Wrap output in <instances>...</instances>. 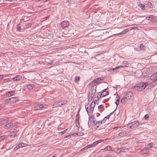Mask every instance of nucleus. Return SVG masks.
Listing matches in <instances>:
<instances>
[{
	"label": "nucleus",
	"mask_w": 157,
	"mask_h": 157,
	"mask_svg": "<svg viewBox=\"0 0 157 157\" xmlns=\"http://www.w3.org/2000/svg\"><path fill=\"white\" fill-rule=\"evenodd\" d=\"M76 30L74 28H72L69 29L67 31H65L63 32V33L65 35V36L66 37H69L74 36L76 34Z\"/></svg>",
	"instance_id": "1"
},
{
	"label": "nucleus",
	"mask_w": 157,
	"mask_h": 157,
	"mask_svg": "<svg viewBox=\"0 0 157 157\" xmlns=\"http://www.w3.org/2000/svg\"><path fill=\"white\" fill-rule=\"evenodd\" d=\"M96 87L95 88L94 87H91L89 90V96H90V100H92L93 99V97L94 96V94L96 92Z\"/></svg>",
	"instance_id": "2"
},
{
	"label": "nucleus",
	"mask_w": 157,
	"mask_h": 157,
	"mask_svg": "<svg viewBox=\"0 0 157 157\" xmlns=\"http://www.w3.org/2000/svg\"><path fill=\"white\" fill-rule=\"evenodd\" d=\"M139 124V122L137 121H135L132 122L128 125V127L131 129H133L136 127Z\"/></svg>",
	"instance_id": "3"
},
{
	"label": "nucleus",
	"mask_w": 157,
	"mask_h": 157,
	"mask_svg": "<svg viewBox=\"0 0 157 157\" xmlns=\"http://www.w3.org/2000/svg\"><path fill=\"white\" fill-rule=\"evenodd\" d=\"M15 126V124L13 123H9L4 126V127L5 129L10 128Z\"/></svg>",
	"instance_id": "4"
},
{
	"label": "nucleus",
	"mask_w": 157,
	"mask_h": 157,
	"mask_svg": "<svg viewBox=\"0 0 157 157\" xmlns=\"http://www.w3.org/2000/svg\"><path fill=\"white\" fill-rule=\"evenodd\" d=\"M147 83H144V82H141L138 83V86H139V88H140L141 90L144 89L147 85H146Z\"/></svg>",
	"instance_id": "5"
},
{
	"label": "nucleus",
	"mask_w": 157,
	"mask_h": 157,
	"mask_svg": "<svg viewBox=\"0 0 157 157\" xmlns=\"http://www.w3.org/2000/svg\"><path fill=\"white\" fill-rule=\"evenodd\" d=\"M69 25L68 22L67 21H62L60 23V26L62 28L66 27L68 26Z\"/></svg>",
	"instance_id": "6"
},
{
	"label": "nucleus",
	"mask_w": 157,
	"mask_h": 157,
	"mask_svg": "<svg viewBox=\"0 0 157 157\" xmlns=\"http://www.w3.org/2000/svg\"><path fill=\"white\" fill-rule=\"evenodd\" d=\"M103 80V78H98L93 80L91 82L93 83L98 84L100 83Z\"/></svg>",
	"instance_id": "7"
},
{
	"label": "nucleus",
	"mask_w": 157,
	"mask_h": 157,
	"mask_svg": "<svg viewBox=\"0 0 157 157\" xmlns=\"http://www.w3.org/2000/svg\"><path fill=\"white\" fill-rule=\"evenodd\" d=\"M132 95V92L131 91H129L127 92L126 93L125 96L127 97L128 99H129L131 98Z\"/></svg>",
	"instance_id": "8"
},
{
	"label": "nucleus",
	"mask_w": 157,
	"mask_h": 157,
	"mask_svg": "<svg viewBox=\"0 0 157 157\" xmlns=\"http://www.w3.org/2000/svg\"><path fill=\"white\" fill-rule=\"evenodd\" d=\"M67 101L66 100L58 102L57 103V106H60L63 105L67 103Z\"/></svg>",
	"instance_id": "9"
},
{
	"label": "nucleus",
	"mask_w": 157,
	"mask_h": 157,
	"mask_svg": "<svg viewBox=\"0 0 157 157\" xmlns=\"http://www.w3.org/2000/svg\"><path fill=\"white\" fill-rule=\"evenodd\" d=\"M150 79L152 80H157V72L152 75L150 77Z\"/></svg>",
	"instance_id": "10"
},
{
	"label": "nucleus",
	"mask_w": 157,
	"mask_h": 157,
	"mask_svg": "<svg viewBox=\"0 0 157 157\" xmlns=\"http://www.w3.org/2000/svg\"><path fill=\"white\" fill-rule=\"evenodd\" d=\"M120 96L118 95H117L116 96V101L115 102V103L117 105L115 109V110L117 109V105H118L119 102V101H120Z\"/></svg>",
	"instance_id": "11"
},
{
	"label": "nucleus",
	"mask_w": 157,
	"mask_h": 157,
	"mask_svg": "<svg viewBox=\"0 0 157 157\" xmlns=\"http://www.w3.org/2000/svg\"><path fill=\"white\" fill-rule=\"evenodd\" d=\"M22 77L20 75H17L15 77L13 78L12 79L14 81H17L21 80Z\"/></svg>",
	"instance_id": "12"
},
{
	"label": "nucleus",
	"mask_w": 157,
	"mask_h": 157,
	"mask_svg": "<svg viewBox=\"0 0 157 157\" xmlns=\"http://www.w3.org/2000/svg\"><path fill=\"white\" fill-rule=\"evenodd\" d=\"M128 100L127 97L125 96L121 98V102L122 103H125Z\"/></svg>",
	"instance_id": "13"
},
{
	"label": "nucleus",
	"mask_w": 157,
	"mask_h": 157,
	"mask_svg": "<svg viewBox=\"0 0 157 157\" xmlns=\"http://www.w3.org/2000/svg\"><path fill=\"white\" fill-rule=\"evenodd\" d=\"M10 103L14 102L18 100V99L16 97H12L10 98Z\"/></svg>",
	"instance_id": "14"
},
{
	"label": "nucleus",
	"mask_w": 157,
	"mask_h": 157,
	"mask_svg": "<svg viewBox=\"0 0 157 157\" xmlns=\"http://www.w3.org/2000/svg\"><path fill=\"white\" fill-rule=\"evenodd\" d=\"M104 119L102 121H98L95 124L96 127H98L100 124H101L102 122L104 121Z\"/></svg>",
	"instance_id": "15"
},
{
	"label": "nucleus",
	"mask_w": 157,
	"mask_h": 157,
	"mask_svg": "<svg viewBox=\"0 0 157 157\" xmlns=\"http://www.w3.org/2000/svg\"><path fill=\"white\" fill-rule=\"evenodd\" d=\"M139 86H138V84L136 85L133 88V89L134 90L136 91H141V90L140 88H139Z\"/></svg>",
	"instance_id": "16"
},
{
	"label": "nucleus",
	"mask_w": 157,
	"mask_h": 157,
	"mask_svg": "<svg viewBox=\"0 0 157 157\" xmlns=\"http://www.w3.org/2000/svg\"><path fill=\"white\" fill-rule=\"evenodd\" d=\"M8 136L10 137H13L16 136V132H11L9 133Z\"/></svg>",
	"instance_id": "17"
},
{
	"label": "nucleus",
	"mask_w": 157,
	"mask_h": 157,
	"mask_svg": "<svg viewBox=\"0 0 157 157\" xmlns=\"http://www.w3.org/2000/svg\"><path fill=\"white\" fill-rule=\"evenodd\" d=\"M27 87L28 89L31 90L34 87V85L28 84L27 85Z\"/></svg>",
	"instance_id": "18"
},
{
	"label": "nucleus",
	"mask_w": 157,
	"mask_h": 157,
	"mask_svg": "<svg viewBox=\"0 0 157 157\" xmlns=\"http://www.w3.org/2000/svg\"><path fill=\"white\" fill-rule=\"evenodd\" d=\"M9 120V119L8 118H3L2 119L1 122L2 123V124L6 123Z\"/></svg>",
	"instance_id": "19"
},
{
	"label": "nucleus",
	"mask_w": 157,
	"mask_h": 157,
	"mask_svg": "<svg viewBox=\"0 0 157 157\" xmlns=\"http://www.w3.org/2000/svg\"><path fill=\"white\" fill-rule=\"evenodd\" d=\"M148 150L147 148H144L141 150V152L143 154H145L148 152Z\"/></svg>",
	"instance_id": "20"
},
{
	"label": "nucleus",
	"mask_w": 157,
	"mask_h": 157,
	"mask_svg": "<svg viewBox=\"0 0 157 157\" xmlns=\"http://www.w3.org/2000/svg\"><path fill=\"white\" fill-rule=\"evenodd\" d=\"M126 134V132H125L124 131L121 132L118 134L119 136L123 137L125 136Z\"/></svg>",
	"instance_id": "21"
},
{
	"label": "nucleus",
	"mask_w": 157,
	"mask_h": 157,
	"mask_svg": "<svg viewBox=\"0 0 157 157\" xmlns=\"http://www.w3.org/2000/svg\"><path fill=\"white\" fill-rule=\"evenodd\" d=\"M109 94V92L108 91L105 92V93H104V92H102L101 94V95L103 97H105L107 95Z\"/></svg>",
	"instance_id": "22"
},
{
	"label": "nucleus",
	"mask_w": 157,
	"mask_h": 157,
	"mask_svg": "<svg viewBox=\"0 0 157 157\" xmlns=\"http://www.w3.org/2000/svg\"><path fill=\"white\" fill-rule=\"evenodd\" d=\"M27 144L23 143H20L18 144V146L20 148L22 147L26 146Z\"/></svg>",
	"instance_id": "23"
},
{
	"label": "nucleus",
	"mask_w": 157,
	"mask_h": 157,
	"mask_svg": "<svg viewBox=\"0 0 157 157\" xmlns=\"http://www.w3.org/2000/svg\"><path fill=\"white\" fill-rule=\"evenodd\" d=\"M79 119L78 118H75V123L77 127H79Z\"/></svg>",
	"instance_id": "24"
},
{
	"label": "nucleus",
	"mask_w": 157,
	"mask_h": 157,
	"mask_svg": "<svg viewBox=\"0 0 157 157\" xmlns=\"http://www.w3.org/2000/svg\"><path fill=\"white\" fill-rule=\"evenodd\" d=\"M14 94L13 92L12 91H8L6 92V94L8 96H11L13 95Z\"/></svg>",
	"instance_id": "25"
},
{
	"label": "nucleus",
	"mask_w": 157,
	"mask_h": 157,
	"mask_svg": "<svg viewBox=\"0 0 157 157\" xmlns=\"http://www.w3.org/2000/svg\"><path fill=\"white\" fill-rule=\"evenodd\" d=\"M139 6L142 10H144L145 9V5L144 4H140L139 5Z\"/></svg>",
	"instance_id": "26"
},
{
	"label": "nucleus",
	"mask_w": 157,
	"mask_h": 157,
	"mask_svg": "<svg viewBox=\"0 0 157 157\" xmlns=\"http://www.w3.org/2000/svg\"><path fill=\"white\" fill-rule=\"evenodd\" d=\"M123 63L124 64V66L126 67H128L129 65V63H128L127 61H124L123 62ZM124 67V66H123Z\"/></svg>",
	"instance_id": "27"
},
{
	"label": "nucleus",
	"mask_w": 157,
	"mask_h": 157,
	"mask_svg": "<svg viewBox=\"0 0 157 157\" xmlns=\"http://www.w3.org/2000/svg\"><path fill=\"white\" fill-rule=\"evenodd\" d=\"M17 29L18 31L19 32L21 31V26L20 24H19L17 25Z\"/></svg>",
	"instance_id": "28"
},
{
	"label": "nucleus",
	"mask_w": 157,
	"mask_h": 157,
	"mask_svg": "<svg viewBox=\"0 0 157 157\" xmlns=\"http://www.w3.org/2000/svg\"><path fill=\"white\" fill-rule=\"evenodd\" d=\"M95 104L96 103L95 101H93L90 104V106H91V107H93L94 108V107L95 105Z\"/></svg>",
	"instance_id": "29"
},
{
	"label": "nucleus",
	"mask_w": 157,
	"mask_h": 157,
	"mask_svg": "<svg viewBox=\"0 0 157 157\" xmlns=\"http://www.w3.org/2000/svg\"><path fill=\"white\" fill-rule=\"evenodd\" d=\"M123 67V66H119L115 68H111L109 70V71H113L115 70H116V69L118 68H120V67Z\"/></svg>",
	"instance_id": "30"
},
{
	"label": "nucleus",
	"mask_w": 157,
	"mask_h": 157,
	"mask_svg": "<svg viewBox=\"0 0 157 157\" xmlns=\"http://www.w3.org/2000/svg\"><path fill=\"white\" fill-rule=\"evenodd\" d=\"M115 110V109L111 113H110L108 115H107V116H105L104 118L105 119V118H107V119H109L110 117V116L113 114V113L114 112V111Z\"/></svg>",
	"instance_id": "31"
},
{
	"label": "nucleus",
	"mask_w": 157,
	"mask_h": 157,
	"mask_svg": "<svg viewBox=\"0 0 157 157\" xmlns=\"http://www.w3.org/2000/svg\"><path fill=\"white\" fill-rule=\"evenodd\" d=\"M111 146H107L105 149V151H109L111 150Z\"/></svg>",
	"instance_id": "32"
},
{
	"label": "nucleus",
	"mask_w": 157,
	"mask_h": 157,
	"mask_svg": "<svg viewBox=\"0 0 157 157\" xmlns=\"http://www.w3.org/2000/svg\"><path fill=\"white\" fill-rule=\"evenodd\" d=\"M67 128L66 129H64V130H63V131H62L61 132H59V133L61 135H63V134H64L66 132V131L67 130Z\"/></svg>",
	"instance_id": "33"
},
{
	"label": "nucleus",
	"mask_w": 157,
	"mask_h": 157,
	"mask_svg": "<svg viewBox=\"0 0 157 157\" xmlns=\"http://www.w3.org/2000/svg\"><path fill=\"white\" fill-rule=\"evenodd\" d=\"M80 80V77L79 76H77L75 77V82H78Z\"/></svg>",
	"instance_id": "34"
},
{
	"label": "nucleus",
	"mask_w": 157,
	"mask_h": 157,
	"mask_svg": "<svg viewBox=\"0 0 157 157\" xmlns=\"http://www.w3.org/2000/svg\"><path fill=\"white\" fill-rule=\"evenodd\" d=\"M152 16L150 15V16H147L146 17V19L148 20H152V19H153V18L152 17Z\"/></svg>",
	"instance_id": "35"
},
{
	"label": "nucleus",
	"mask_w": 157,
	"mask_h": 157,
	"mask_svg": "<svg viewBox=\"0 0 157 157\" xmlns=\"http://www.w3.org/2000/svg\"><path fill=\"white\" fill-rule=\"evenodd\" d=\"M94 109V108L91 107V106H90L89 109V111H90V113H92L93 112Z\"/></svg>",
	"instance_id": "36"
},
{
	"label": "nucleus",
	"mask_w": 157,
	"mask_h": 157,
	"mask_svg": "<svg viewBox=\"0 0 157 157\" xmlns=\"http://www.w3.org/2000/svg\"><path fill=\"white\" fill-rule=\"evenodd\" d=\"M80 112V110H78L77 112V113L76 116V118H78V119H79V113Z\"/></svg>",
	"instance_id": "37"
},
{
	"label": "nucleus",
	"mask_w": 157,
	"mask_h": 157,
	"mask_svg": "<svg viewBox=\"0 0 157 157\" xmlns=\"http://www.w3.org/2000/svg\"><path fill=\"white\" fill-rule=\"evenodd\" d=\"M149 117V115L147 114L144 116V118L145 119V120H148Z\"/></svg>",
	"instance_id": "38"
},
{
	"label": "nucleus",
	"mask_w": 157,
	"mask_h": 157,
	"mask_svg": "<svg viewBox=\"0 0 157 157\" xmlns=\"http://www.w3.org/2000/svg\"><path fill=\"white\" fill-rule=\"evenodd\" d=\"M147 5L150 8H152L153 7V5L150 2H148L147 3Z\"/></svg>",
	"instance_id": "39"
},
{
	"label": "nucleus",
	"mask_w": 157,
	"mask_h": 157,
	"mask_svg": "<svg viewBox=\"0 0 157 157\" xmlns=\"http://www.w3.org/2000/svg\"><path fill=\"white\" fill-rule=\"evenodd\" d=\"M31 25H32L30 23H27L25 25L28 28L30 26H31Z\"/></svg>",
	"instance_id": "40"
},
{
	"label": "nucleus",
	"mask_w": 157,
	"mask_h": 157,
	"mask_svg": "<svg viewBox=\"0 0 157 157\" xmlns=\"http://www.w3.org/2000/svg\"><path fill=\"white\" fill-rule=\"evenodd\" d=\"M144 46L143 44H141L139 46L140 48V49H143V48L144 47Z\"/></svg>",
	"instance_id": "41"
},
{
	"label": "nucleus",
	"mask_w": 157,
	"mask_h": 157,
	"mask_svg": "<svg viewBox=\"0 0 157 157\" xmlns=\"http://www.w3.org/2000/svg\"><path fill=\"white\" fill-rule=\"evenodd\" d=\"M97 99L95 100L94 101H98L100 98H101V95H98L97 96Z\"/></svg>",
	"instance_id": "42"
},
{
	"label": "nucleus",
	"mask_w": 157,
	"mask_h": 157,
	"mask_svg": "<svg viewBox=\"0 0 157 157\" xmlns=\"http://www.w3.org/2000/svg\"><path fill=\"white\" fill-rule=\"evenodd\" d=\"M74 135H76V136H78V133H75L74 134H72L71 135H69V136H66V138H67L68 137H69V136H70V137H71V136H73Z\"/></svg>",
	"instance_id": "43"
},
{
	"label": "nucleus",
	"mask_w": 157,
	"mask_h": 157,
	"mask_svg": "<svg viewBox=\"0 0 157 157\" xmlns=\"http://www.w3.org/2000/svg\"><path fill=\"white\" fill-rule=\"evenodd\" d=\"M19 148H20L18 146V144L13 149V151H16Z\"/></svg>",
	"instance_id": "44"
},
{
	"label": "nucleus",
	"mask_w": 157,
	"mask_h": 157,
	"mask_svg": "<svg viewBox=\"0 0 157 157\" xmlns=\"http://www.w3.org/2000/svg\"><path fill=\"white\" fill-rule=\"evenodd\" d=\"M10 98L6 99L5 100V102H10Z\"/></svg>",
	"instance_id": "45"
},
{
	"label": "nucleus",
	"mask_w": 157,
	"mask_h": 157,
	"mask_svg": "<svg viewBox=\"0 0 157 157\" xmlns=\"http://www.w3.org/2000/svg\"><path fill=\"white\" fill-rule=\"evenodd\" d=\"M103 107V105H99V106H98V109H101Z\"/></svg>",
	"instance_id": "46"
},
{
	"label": "nucleus",
	"mask_w": 157,
	"mask_h": 157,
	"mask_svg": "<svg viewBox=\"0 0 157 157\" xmlns=\"http://www.w3.org/2000/svg\"><path fill=\"white\" fill-rule=\"evenodd\" d=\"M103 141V140H98L96 141V142L98 144L99 143H100V142H102Z\"/></svg>",
	"instance_id": "47"
},
{
	"label": "nucleus",
	"mask_w": 157,
	"mask_h": 157,
	"mask_svg": "<svg viewBox=\"0 0 157 157\" xmlns=\"http://www.w3.org/2000/svg\"><path fill=\"white\" fill-rule=\"evenodd\" d=\"M117 151H118V153H121V152L122 151H121V148H119L117 150Z\"/></svg>",
	"instance_id": "48"
},
{
	"label": "nucleus",
	"mask_w": 157,
	"mask_h": 157,
	"mask_svg": "<svg viewBox=\"0 0 157 157\" xmlns=\"http://www.w3.org/2000/svg\"><path fill=\"white\" fill-rule=\"evenodd\" d=\"M89 147H92L93 146H94V143H93L92 144H91L89 145Z\"/></svg>",
	"instance_id": "49"
},
{
	"label": "nucleus",
	"mask_w": 157,
	"mask_h": 157,
	"mask_svg": "<svg viewBox=\"0 0 157 157\" xmlns=\"http://www.w3.org/2000/svg\"><path fill=\"white\" fill-rule=\"evenodd\" d=\"M44 106H43V105H42V104H40L39 105V107L40 108V109H42V108H44Z\"/></svg>",
	"instance_id": "50"
},
{
	"label": "nucleus",
	"mask_w": 157,
	"mask_h": 157,
	"mask_svg": "<svg viewBox=\"0 0 157 157\" xmlns=\"http://www.w3.org/2000/svg\"><path fill=\"white\" fill-rule=\"evenodd\" d=\"M5 138V137L3 136H0V139L1 140H3Z\"/></svg>",
	"instance_id": "51"
},
{
	"label": "nucleus",
	"mask_w": 157,
	"mask_h": 157,
	"mask_svg": "<svg viewBox=\"0 0 157 157\" xmlns=\"http://www.w3.org/2000/svg\"><path fill=\"white\" fill-rule=\"evenodd\" d=\"M85 107L86 110V111H87V110H88V106L87 105H86L85 106Z\"/></svg>",
	"instance_id": "52"
},
{
	"label": "nucleus",
	"mask_w": 157,
	"mask_h": 157,
	"mask_svg": "<svg viewBox=\"0 0 157 157\" xmlns=\"http://www.w3.org/2000/svg\"><path fill=\"white\" fill-rule=\"evenodd\" d=\"M148 146H149V147H150L151 148L152 147V144L151 143H149L148 145Z\"/></svg>",
	"instance_id": "53"
},
{
	"label": "nucleus",
	"mask_w": 157,
	"mask_h": 157,
	"mask_svg": "<svg viewBox=\"0 0 157 157\" xmlns=\"http://www.w3.org/2000/svg\"><path fill=\"white\" fill-rule=\"evenodd\" d=\"M6 1H9L10 2H15L16 1V0H5Z\"/></svg>",
	"instance_id": "54"
},
{
	"label": "nucleus",
	"mask_w": 157,
	"mask_h": 157,
	"mask_svg": "<svg viewBox=\"0 0 157 157\" xmlns=\"http://www.w3.org/2000/svg\"><path fill=\"white\" fill-rule=\"evenodd\" d=\"M124 34V32H123V31H122V32H121L120 33H118V34L119 35H122V34Z\"/></svg>",
	"instance_id": "55"
},
{
	"label": "nucleus",
	"mask_w": 157,
	"mask_h": 157,
	"mask_svg": "<svg viewBox=\"0 0 157 157\" xmlns=\"http://www.w3.org/2000/svg\"><path fill=\"white\" fill-rule=\"evenodd\" d=\"M90 148V147H89V145L86 146L84 148L85 149H88V148Z\"/></svg>",
	"instance_id": "56"
},
{
	"label": "nucleus",
	"mask_w": 157,
	"mask_h": 157,
	"mask_svg": "<svg viewBox=\"0 0 157 157\" xmlns=\"http://www.w3.org/2000/svg\"><path fill=\"white\" fill-rule=\"evenodd\" d=\"M123 31L124 32V33H125L128 32V30L127 29H125Z\"/></svg>",
	"instance_id": "57"
},
{
	"label": "nucleus",
	"mask_w": 157,
	"mask_h": 157,
	"mask_svg": "<svg viewBox=\"0 0 157 157\" xmlns=\"http://www.w3.org/2000/svg\"><path fill=\"white\" fill-rule=\"evenodd\" d=\"M3 77V76L2 75H0V79L2 78Z\"/></svg>",
	"instance_id": "58"
},
{
	"label": "nucleus",
	"mask_w": 157,
	"mask_h": 157,
	"mask_svg": "<svg viewBox=\"0 0 157 157\" xmlns=\"http://www.w3.org/2000/svg\"><path fill=\"white\" fill-rule=\"evenodd\" d=\"M102 109L101 110V109H100V111H103L104 110H105V108H104V107H102Z\"/></svg>",
	"instance_id": "59"
},
{
	"label": "nucleus",
	"mask_w": 157,
	"mask_h": 157,
	"mask_svg": "<svg viewBox=\"0 0 157 157\" xmlns=\"http://www.w3.org/2000/svg\"><path fill=\"white\" fill-rule=\"evenodd\" d=\"M93 143H94V146H95V145H96L98 144V143H97L96 142V141H95V142H94Z\"/></svg>",
	"instance_id": "60"
},
{
	"label": "nucleus",
	"mask_w": 157,
	"mask_h": 157,
	"mask_svg": "<svg viewBox=\"0 0 157 157\" xmlns=\"http://www.w3.org/2000/svg\"><path fill=\"white\" fill-rule=\"evenodd\" d=\"M106 90V89H105L103 90L102 92H104V93H105V92H106L105 91Z\"/></svg>",
	"instance_id": "61"
},
{
	"label": "nucleus",
	"mask_w": 157,
	"mask_h": 157,
	"mask_svg": "<svg viewBox=\"0 0 157 157\" xmlns=\"http://www.w3.org/2000/svg\"><path fill=\"white\" fill-rule=\"evenodd\" d=\"M132 29H137V27H134V28H132Z\"/></svg>",
	"instance_id": "62"
},
{
	"label": "nucleus",
	"mask_w": 157,
	"mask_h": 157,
	"mask_svg": "<svg viewBox=\"0 0 157 157\" xmlns=\"http://www.w3.org/2000/svg\"><path fill=\"white\" fill-rule=\"evenodd\" d=\"M92 122L93 123V124H95V121H93Z\"/></svg>",
	"instance_id": "63"
},
{
	"label": "nucleus",
	"mask_w": 157,
	"mask_h": 157,
	"mask_svg": "<svg viewBox=\"0 0 157 157\" xmlns=\"http://www.w3.org/2000/svg\"><path fill=\"white\" fill-rule=\"evenodd\" d=\"M118 128V127H116L114 128H113L115 129V128Z\"/></svg>",
	"instance_id": "64"
}]
</instances>
